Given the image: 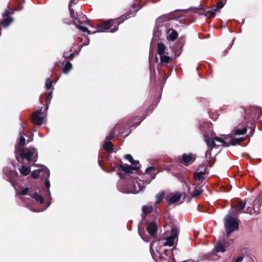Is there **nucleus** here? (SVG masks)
<instances>
[{
    "label": "nucleus",
    "instance_id": "nucleus-18",
    "mask_svg": "<svg viewBox=\"0 0 262 262\" xmlns=\"http://www.w3.org/2000/svg\"><path fill=\"white\" fill-rule=\"evenodd\" d=\"M72 2H73L72 0H71L70 2V3H69V9L70 12V14H71V17L72 18H76V16H78V15L77 13H76V14H75L74 10L71 8ZM77 20L80 24H82L85 21L84 20H81L79 17H78Z\"/></svg>",
    "mask_w": 262,
    "mask_h": 262
},
{
    "label": "nucleus",
    "instance_id": "nucleus-16",
    "mask_svg": "<svg viewBox=\"0 0 262 262\" xmlns=\"http://www.w3.org/2000/svg\"><path fill=\"white\" fill-rule=\"evenodd\" d=\"M194 161L192 154H184L182 157V162L186 165H189Z\"/></svg>",
    "mask_w": 262,
    "mask_h": 262
},
{
    "label": "nucleus",
    "instance_id": "nucleus-10",
    "mask_svg": "<svg viewBox=\"0 0 262 262\" xmlns=\"http://www.w3.org/2000/svg\"><path fill=\"white\" fill-rule=\"evenodd\" d=\"M207 172V167H204V166H202L201 167H199L196 171L194 173V178L196 181H201L205 179V174Z\"/></svg>",
    "mask_w": 262,
    "mask_h": 262
},
{
    "label": "nucleus",
    "instance_id": "nucleus-25",
    "mask_svg": "<svg viewBox=\"0 0 262 262\" xmlns=\"http://www.w3.org/2000/svg\"><path fill=\"white\" fill-rule=\"evenodd\" d=\"M181 198V195L179 194H176L171 196L169 200V204H173L178 202Z\"/></svg>",
    "mask_w": 262,
    "mask_h": 262
},
{
    "label": "nucleus",
    "instance_id": "nucleus-47",
    "mask_svg": "<svg viewBox=\"0 0 262 262\" xmlns=\"http://www.w3.org/2000/svg\"><path fill=\"white\" fill-rule=\"evenodd\" d=\"M141 237H142V238L144 241H145V242H148V240H146V239H145L143 236H142L141 235Z\"/></svg>",
    "mask_w": 262,
    "mask_h": 262
},
{
    "label": "nucleus",
    "instance_id": "nucleus-21",
    "mask_svg": "<svg viewBox=\"0 0 262 262\" xmlns=\"http://www.w3.org/2000/svg\"><path fill=\"white\" fill-rule=\"evenodd\" d=\"M216 12V9H214L212 7L211 8L205 10L204 14L207 17H211L212 16H215Z\"/></svg>",
    "mask_w": 262,
    "mask_h": 262
},
{
    "label": "nucleus",
    "instance_id": "nucleus-22",
    "mask_svg": "<svg viewBox=\"0 0 262 262\" xmlns=\"http://www.w3.org/2000/svg\"><path fill=\"white\" fill-rule=\"evenodd\" d=\"M32 198H34L36 202H39L40 204H42L44 202V200L43 198L39 195L37 192H34L30 194Z\"/></svg>",
    "mask_w": 262,
    "mask_h": 262
},
{
    "label": "nucleus",
    "instance_id": "nucleus-9",
    "mask_svg": "<svg viewBox=\"0 0 262 262\" xmlns=\"http://www.w3.org/2000/svg\"><path fill=\"white\" fill-rule=\"evenodd\" d=\"M42 114V109L39 108L32 114V122L36 125H40L42 124L43 118L41 115Z\"/></svg>",
    "mask_w": 262,
    "mask_h": 262
},
{
    "label": "nucleus",
    "instance_id": "nucleus-6",
    "mask_svg": "<svg viewBox=\"0 0 262 262\" xmlns=\"http://www.w3.org/2000/svg\"><path fill=\"white\" fill-rule=\"evenodd\" d=\"M234 216L235 215L229 213L224 219V226L227 237L230 236L232 232L237 230L239 228L237 219Z\"/></svg>",
    "mask_w": 262,
    "mask_h": 262
},
{
    "label": "nucleus",
    "instance_id": "nucleus-2",
    "mask_svg": "<svg viewBox=\"0 0 262 262\" xmlns=\"http://www.w3.org/2000/svg\"><path fill=\"white\" fill-rule=\"evenodd\" d=\"M136 4H134L133 5V8L134 9V11H133L132 10L129 11L128 12H126L124 15L121 16L120 17L114 19H111L108 21H107L105 23H104L103 25L100 26L98 28L97 32H103L105 30H108L112 26H114V28L112 29L111 30V32L114 33L118 30V26L122 23L125 19H127V18L131 17V16L134 15V13L137 12L138 11L139 8H138L137 9H135L136 8Z\"/></svg>",
    "mask_w": 262,
    "mask_h": 262
},
{
    "label": "nucleus",
    "instance_id": "nucleus-26",
    "mask_svg": "<svg viewBox=\"0 0 262 262\" xmlns=\"http://www.w3.org/2000/svg\"><path fill=\"white\" fill-rule=\"evenodd\" d=\"M72 69V64L70 61H67L62 69V72L64 74H68Z\"/></svg>",
    "mask_w": 262,
    "mask_h": 262
},
{
    "label": "nucleus",
    "instance_id": "nucleus-41",
    "mask_svg": "<svg viewBox=\"0 0 262 262\" xmlns=\"http://www.w3.org/2000/svg\"><path fill=\"white\" fill-rule=\"evenodd\" d=\"M63 57L66 59H70L72 60L74 57V53H71L69 54V55H66V54H63Z\"/></svg>",
    "mask_w": 262,
    "mask_h": 262
},
{
    "label": "nucleus",
    "instance_id": "nucleus-11",
    "mask_svg": "<svg viewBox=\"0 0 262 262\" xmlns=\"http://www.w3.org/2000/svg\"><path fill=\"white\" fill-rule=\"evenodd\" d=\"M246 206V202L244 201H240L235 204L233 207V209L230 211V213L232 215H236L237 214L241 213L242 211L245 208Z\"/></svg>",
    "mask_w": 262,
    "mask_h": 262
},
{
    "label": "nucleus",
    "instance_id": "nucleus-34",
    "mask_svg": "<svg viewBox=\"0 0 262 262\" xmlns=\"http://www.w3.org/2000/svg\"><path fill=\"white\" fill-rule=\"evenodd\" d=\"M117 126H118V124H117L113 128V129H112L110 134L106 136V139L107 140V141H110V140H111L112 139H113L114 137V135H115V130L117 128Z\"/></svg>",
    "mask_w": 262,
    "mask_h": 262
},
{
    "label": "nucleus",
    "instance_id": "nucleus-17",
    "mask_svg": "<svg viewBox=\"0 0 262 262\" xmlns=\"http://www.w3.org/2000/svg\"><path fill=\"white\" fill-rule=\"evenodd\" d=\"M167 48L162 42H159L158 45V53L160 56L168 54L166 52Z\"/></svg>",
    "mask_w": 262,
    "mask_h": 262
},
{
    "label": "nucleus",
    "instance_id": "nucleus-51",
    "mask_svg": "<svg viewBox=\"0 0 262 262\" xmlns=\"http://www.w3.org/2000/svg\"><path fill=\"white\" fill-rule=\"evenodd\" d=\"M81 17H82V18L84 19L85 16L84 15H82Z\"/></svg>",
    "mask_w": 262,
    "mask_h": 262
},
{
    "label": "nucleus",
    "instance_id": "nucleus-12",
    "mask_svg": "<svg viewBox=\"0 0 262 262\" xmlns=\"http://www.w3.org/2000/svg\"><path fill=\"white\" fill-rule=\"evenodd\" d=\"M147 231L153 238L156 237L158 232V226L154 221L151 222L147 227Z\"/></svg>",
    "mask_w": 262,
    "mask_h": 262
},
{
    "label": "nucleus",
    "instance_id": "nucleus-52",
    "mask_svg": "<svg viewBox=\"0 0 262 262\" xmlns=\"http://www.w3.org/2000/svg\"><path fill=\"white\" fill-rule=\"evenodd\" d=\"M72 49H73V48H72L70 49V52H72Z\"/></svg>",
    "mask_w": 262,
    "mask_h": 262
},
{
    "label": "nucleus",
    "instance_id": "nucleus-44",
    "mask_svg": "<svg viewBox=\"0 0 262 262\" xmlns=\"http://www.w3.org/2000/svg\"><path fill=\"white\" fill-rule=\"evenodd\" d=\"M243 260V257L239 256L235 259L234 262H242Z\"/></svg>",
    "mask_w": 262,
    "mask_h": 262
},
{
    "label": "nucleus",
    "instance_id": "nucleus-27",
    "mask_svg": "<svg viewBox=\"0 0 262 262\" xmlns=\"http://www.w3.org/2000/svg\"><path fill=\"white\" fill-rule=\"evenodd\" d=\"M103 147L106 151L108 152L112 151L113 144L111 141H107L103 144Z\"/></svg>",
    "mask_w": 262,
    "mask_h": 262
},
{
    "label": "nucleus",
    "instance_id": "nucleus-20",
    "mask_svg": "<svg viewBox=\"0 0 262 262\" xmlns=\"http://www.w3.org/2000/svg\"><path fill=\"white\" fill-rule=\"evenodd\" d=\"M167 38L171 41H174L177 38L178 35V32L176 30H173L171 28V31L169 33H167Z\"/></svg>",
    "mask_w": 262,
    "mask_h": 262
},
{
    "label": "nucleus",
    "instance_id": "nucleus-40",
    "mask_svg": "<svg viewBox=\"0 0 262 262\" xmlns=\"http://www.w3.org/2000/svg\"><path fill=\"white\" fill-rule=\"evenodd\" d=\"M52 84V81L51 80L50 78H48L46 82L45 88L47 89H50L51 88Z\"/></svg>",
    "mask_w": 262,
    "mask_h": 262
},
{
    "label": "nucleus",
    "instance_id": "nucleus-38",
    "mask_svg": "<svg viewBox=\"0 0 262 262\" xmlns=\"http://www.w3.org/2000/svg\"><path fill=\"white\" fill-rule=\"evenodd\" d=\"M254 108L255 109L256 113V114L255 117H256L257 119H258L262 115V112H261V108L258 106L255 107Z\"/></svg>",
    "mask_w": 262,
    "mask_h": 262
},
{
    "label": "nucleus",
    "instance_id": "nucleus-19",
    "mask_svg": "<svg viewBox=\"0 0 262 262\" xmlns=\"http://www.w3.org/2000/svg\"><path fill=\"white\" fill-rule=\"evenodd\" d=\"M144 118L140 119L138 117H135L133 120H129L128 125L130 127L137 126L143 120Z\"/></svg>",
    "mask_w": 262,
    "mask_h": 262
},
{
    "label": "nucleus",
    "instance_id": "nucleus-31",
    "mask_svg": "<svg viewBox=\"0 0 262 262\" xmlns=\"http://www.w3.org/2000/svg\"><path fill=\"white\" fill-rule=\"evenodd\" d=\"M165 193L163 191L160 192L156 196V201L155 204H159L164 198Z\"/></svg>",
    "mask_w": 262,
    "mask_h": 262
},
{
    "label": "nucleus",
    "instance_id": "nucleus-29",
    "mask_svg": "<svg viewBox=\"0 0 262 262\" xmlns=\"http://www.w3.org/2000/svg\"><path fill=\"white\" fill-rule=\"evenodd\" d=\"M160 60L163 64H166L169 62L171 60V58L165 54L162 55V56H160Z\"/></svg>",
    "mask_w": 262,
    "mask_h": 262
},
{
    "label": "nucleus",
    "instance_id": "nucleus-23",
    "mask_svg": "<svg viewBox=\"0 0 262 262\" xmlns=\"http://www.w3.org/2000/svg\"><path fill=\"white\" fill-rule=\"evenodd\" d=\"M20 172L24 176H27L31 171L30 168L28 166L23 165L19 168Z\"/></svg>",
    "mask_w": 262,
    "mask_h": 262
},
{
    "label": "nucleus",
    "instance_id": "nucleus-54",
    "mask_svg": "<svg viewBox=\"0 0 262 262\" xmlns=\"http://www.w3.org/2000/svg\"><path fill=\"white\" fill-rule=\"evenodd\" d=\"M45 209H44L45 210ZM43 211V209H42L41 210H40L39 211Z\"/></svg>",
    "mask_w": 262,
    "mask_h": 262
},
{
    "label": "nucleus",
    "instance_id": "nucleus-43",
    "mask_svg": "<svg viewBox=\"0 0 262 262\" xmlns=\"http://www.w3.org/2000/svg\"><path fill=\"white\" fill-rule=\"evenodd\" d=\"M52 92H50L47 95V101H50L51 99H52Z\"/></svg>",
    "mask_w": 262,
    "mask_h": 262
},
{
    "label": "nucleus",
    "instance_id": "nucleus-28",
    "mask_svg": "<svg viewBox=\"0 0 262 262\" xmlns=\"http://www.w3.org/2000/svg\"><path fill=\"white\" fill-rule=\"evenodd\" d=\"M76 27L77 28H78V29L80 30L81 31H82L83 32H86L88 33V34H94V33H95L97 32V31H94L92 32H91L88 29V28L85 27H84V26H82L80 25H76Z\"/></svg>",
    "mask_w": 262,
    "mask_h": 262
},
{
    "label": "nucleus",
    "instance_id": "nucleus-49",
    "mask_svg": "<svg viewBox=\"0 0 262 262\" xmlns=\"http://www.w3.org/2000/svg\"><path fill=\"white\" fill-rule=\"evenodd\" d=\"M48 106H47L45 107V111H47L48 110Z\"/></svg>",
    "mask_w": 262,
    "mask_h": 262
},
{
    "label": "nucleus",
    "instance_id": "nucleus-37",
    "mask_svg": "<svg viewBox=\"0 0 262 262\" xmlns=\"http://www.w3.org/2000/svg\"><path fill=\"white\" fill-rule=\"evenodd\" d=\"M17 190V193L18 194V195H27L29 192V188L28 187H26L24 189H23V190H21V191H18Z\"/></svg>",
    "mask_w": 262,
    "mask_h": 262
},
{
    "label": "nucleus",
    "instance_id": "nucleus-13",
    "mask_svg": "<svg viewBox=\"0 0 262 262\" xmlns=\"http://www.w3.org/2000/svg\"><path fill=\"white\" fill-rule=\"evenodd\" d=\"M120 167L125 173H131L133 170L139 169L140 166L139 162H137V164L134 165V166L127 164H121L120 165Z\"/></svg>",
    "mask_w": 262,
    "mask_h": 262
},
{
    "label": "nucleus",
    "instance_id": "nucleus-45",
    "mask_svg": "<svg viewBox=\"0 0 262 262\" xmlns=\"http://www.w3.org/2000/svg\"><path fill=\"white\" fill-rule=\"evenodd\" d=\"M155 169V167H149L148 168H146V171L147 173L149 172V170H150L151 169Z\"/></svg>",
    "mask_w": 262,
    "mask_h": 262
},
{
    "label": "nucleus",
    "instance_id": "nucleus-7",
    "mask_svg": "<svg viewBox=\"0 0 262 262\" xmlns=\"http://www.w3.org/2000/svg\"><path fill=\"white\" fill-rule=\"evenodd\" d=\"M178 229L176 227H173L171 229L170 235L167 237L163 239V244L166 246H172L175 242L177 243L178 241Z\"/></svg>",
    "mask_w": 262,
    "mask_h": 262
},
{
    "label": "nucleus",
    "instance_id": "nucleus-48",
    "mask_svg": "<svg viewBox=\"0 0 262 262\" xmlns=\"http://www.w3.org/2000/svg\"><path fill=\"white\" fill-rule=\"evenodd\" d=\"M63 54H66V55H69L70 54H69L67 52H64Z\"/></svg>",
    "mask_w": 262,
    "mask_h": 262
},
{
    "label": "nucleus",
    "instance_id": "nucleus-24",
    "mask_svg": "<svg viewBox=\"0 0 262 262\" xmlns=\"http://www.w3.org/2000/svg\"><path fill=\"white\" fill-rule=\"evenodd\" d=\"M235 134L236 135H244L247 132V128L245 127H242L241 128L239 126H237L234 129Z\"/></svg>",
    "mask_w": 262,
    "mask_h": 262
},
{
    "label": "nucleus",
    "instance_id": "nucleus-8",
    "mask_svg": "<svg viewBox=\"0 0 262 262\" xmlns=\"http://www.w3.org/2000/svg\"><path fill=\"white\" fill-rule=\"evenodd\" d=\"M14 12V10L8 7L3 14L4 18L2 20H1V26L4 28H7L13 21L14 19L10 15L13 14Z\"/></svg>",
    "mask_w": 262,
    "mask_h": 262
},
{
    "label": "nucleus",
    "instance_id": "nucleus-50",
    "mask_svg": "<svg viewBox=\"0 0 262 262\" xmlns=\"http://www.w3.org/2000/svg\"><path fill=\"white\" fill-rule=\"evenodd\" d=\"M50 203H49L48 204L47 206L45 208V209H46L47 207H48L50 206Z\"/></svg>",
    "mask_w": 262,
    "mask_h": 262
},
{
    "label": "nucleus",
    "instance_id": "nucleus-53",
    "mask_svg": "<svg viewBox=\"0 0 262 262\" xmlns=\"http://www.w3.org/2000/svg\"><path fill=\"white\" fill-rule=\"evenodd\" d=\"M174 249H176V247H173V248H172V250H174Z\"/></svg>",
    "mask_w": 262,
    "mask_h": 262
},
{
    "label": "nucleus",
    "instance_id": "nucleus-3",
    "mask_svg": "<svg viewBox=\"0 0 262 262\" xmlns=\"http://www.w3.org/2000/svg\"><path fill=\"white\" fill-rule=\"evenodd\" d=\"M204 140L209 148H211L215 146H223L227 147L230 145L238 144L239 142L243 140V139L242 138H232L231 136H228L224 139L216 137L212 139L208 136H205Z\"/></svg>",
    "mask_w": 262,
    "mask_h": 262
},
{
    "label": "nucleus",
    "instance_id": "nucleus-32",
    "mask_svg": "<svg viewBox=\"0 0 262 262\" xmlns=\"http://www.w3.org/2000/svg\"><path fill=\"white\" fill-rule=\"evenodd\" d=\"M215 250L217 253L218 252H224L226 251V249L224 247L222 243H219L215 246Z\"/></svg>",
    "mask_w": 262,
    "mask_h": 262
},
{
    "label": "nucleus",
    "instance_id": "nucleus-42",
    "mask_svg": "<svg viewBox=\"0 0 262 262\" xmlns=\"http://www.w3.org/2000/svg\"><path fill=\"white\" fill-rule=\"evenodd\" d=\"M212 148H209L208 147V150L206 151L205 157L206 158H210L211 157V151L212 150Z\"/></svg>",
    "mask_w": 262,
    "mask_h": 262
},
{
    "label": "nucleus",
    "instance_id": "nucleus-39",
    "mask_svg": "<svg viewBox=\"0 0 262 262\" xmlns=\"http://www.w3.org/2000/svg\"><path fill=\"white\" fill-rule=\"evenodd\" d=\"M224 4L221 2H219L215 6H213V8L216 9V11H218L219 9L222 8L224 7Z\"/></svg>",
    "mask_w": 262,
    "mask_h": 262
},
{
    "label": "nucleus",
    "instance_id": "nucleus-4",
    "mask_svg": "<svg viewBox=\"0 0 262 262\" xmlns=\"http://www.w3.org/2000/svg\"><path fill=\"white\" fill-rule=\"evenodd\" d=\"M166 18V16H163L157 19L153 32L155 37L160 38L163 35L169 33L171 31L170 20Z\"/></svg>",
    "mask_w": 262,
    "mask_h": 262
},
{
    "label": "nucleus",
    "instance_id": "nucleus-30",
    "mask_svg": "<svg viewBox=\"0 0 262 262\" xmlns=\"http://www.w3.org/2000/svg\"><path fill=\"white\" fill-rule=\"evenodd\" d=\"M142 211L144 214L150 213L153 211V207L152 206H143L142 207Z\"/></svg>",
    "mask_w": 262,
    "mask_h": 262
},
{
    "label": "nucleus",
    "instance_id": "nucleus-15",
    "mask_svg": "<svg viewBox=\"0 0 262 262\" xmlns=\"http://www.w3.org/2000/svg\"><path fill=\"white\" fill-rule=\"evenodd\" d=\"M184 183H185V187L187 188V191H188V193L190 194L191 198H195L202 193V192L203 191V189L201 187H198V186L195 187L193 192L191 193L190 187L188 186V185L186 182H184Z\"/></svg>",
    "mask_w": 262,
    "mask_h": 262
},
{
    "label": "nucleus",
    "instance_id": "nucleus-36",
    "mask_svg": "<svg viewBox=\"0 0 262 262\" xmlns=\"http://www.w3.org/2000/svg\"><path fill=\"white\" fill-rule=\"evenodd\" d=\"M124 158L125 159L127 160L128 161H129L130 162V163L133 165L137 164V162H138V161H134L132 156L129 154L125 155Z\"/></svg>",
    "mask_w": 262,
    "mask_h": 262
},
{
    "label": "nucleus",
    "instance_id": "nucleus-33",
    "mask_svg": "<svg viewBox=\"0 0 262 262\" xmlns=\"http://www.w3.org/2000/svg\"><path fill=\"white\" fill-rule=\"evenodd\" d=\"M244 213H248L250 214H257V211L255 210V208L253 207H247L245 210V211H244Z\"/></svg>",
    "mask_w": 262,
    "mask_h": 262
},
{
    "label": "nucleus",
    "instance_id": "nucleus-1",
    "mask_svg": "<svg viewBox=\"0 0 262 262\" xmlns=\"http://www.w3.org/2000/svg\"><path fill=\"white\" fill-rule=\"evenodd\" d=\"M25 136V134L24 133H20L18 144L15 146V158L19 162H21L24 159L29 162H35L38 158L36 149L34 147H29L25 151L23 148L26 142Z\"/></svg>",
    "mask_w": 262,
    "mask_h": 262
},
{
    "label": "nucleus",
    "instance_id": "nucleus-5",
    "mask_svg": "<svg viewBox=\"0 0 262 262\" xmlns=\"http://www.w3.org/2000/svg\"><path fill=\"white\" fill-rule=\"evenodd\" d=\"M155 176L156 174H155L154 176L151 177V179L148 182H145L144 181L141 180H135L131 182L129 185L127 187L124 188L120 187L119 189L121 192L123 193H137L142 190L146 185L149 184L151 180L154 179Z\"/></svg>",
    "mask_w": 262,
    "mask_h": 262
},
{
    "label": "nucleus",
    "instance_id": "nucleus-14",
    "mask_svg": "<svg viewBox=\"0 0 262 262\" xmlns=\"http://www.w3.org/2000/svg\"><path fill=\"white\" fill-rule=\"evenodd\" d=\"M42 171H44V177L46 179L45 182V186L46 188L47 189V190L48 191V193L49 194L50 199H52L51 196L50 192L49 190V188L50 187V183L49 181V176H50V171L48 168L47 167H45L44 169L42 170Z\"/></svg>",
    "mask_w": 262,
    "mask_h": 262
},
{
    "label": "nucleus",
    "instance_id": "nucleus-35",
    "mask_svg": "<svg viewBox=\"0 0 262 262\" xmlns=\"http://www.w3.org/2000/svg\"><path fill=\"white\" fill-rule=\"evenodd\" d=\"M44 168L41 170L38 169L33 170L31 174V177L34 179L37 178L39 176L40 172H42V170ZM42 172L44 173V171H42Z\"/></svg>",
    "mask_w": 262,
    "mask_h": 262
},
{
    "label": "nucleus",
    "instance_id": "nucleus-46",
    "mask_svg": "<svg viewBox=\"0 0 262 262\" xmlns=\"http://www.w3.org/2000/svg\"><path fill=\"white\" fill-rule=\"evenodd\" d=\"M33 140V138L32 136H31L29 137V138L28 139V141L29 142H31L32 140Z\"/></svg>",
    "mask_w": 262,
    "mask_h": 262
}]
</instances>
